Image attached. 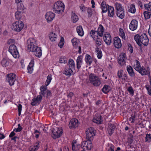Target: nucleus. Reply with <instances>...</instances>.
Masks as SVG:
<instances>
[{
	"mask_svg": "<svg viewBox=\"0 0 151 151\" xmlns=\"http://www.w3.org/2000/svg\"><path fill=\"white\" fill-rule=\"evenodd\" d=\"M68 64L69 68L71 69H74L75 67V64L74 62L73 59H70L68 61Z\"/></svg>",
	"mask_w": 151,
	"mask_h": 151,
	"instance_id": "obj_36",
	"label": "nucleus"
},
{
	"mask_svg": "<svg viewBox=\"0 0 151 151\" xmlns=\"http://www.w3.org/2000/svg\"><path fill=\"white\" fill-rule=\"evenodd\" d=\"M101 6L102 12L103 13L106 12L108 9L106 4V2L105 1H103L102 2L101 4Z\"/></svg>",
	"mask_w": 151,
	"mask_h": 151,
	"instance_id": "obj_24",
	"label": "nucleus"
},
{
	"mask_svg": "<svg viewBox=\"0 0 151 151\" xmlns=\"http://www.w3.org/2000/svg\"><path fill=\"white\" fill-rule=\"evenodd\" d=\"M91 141L87 140V143H86V150H90L93 147Z\"/></svg>",
	"mask_w": 151,
	"mask_h": 151,
	"instance_id": "obj_43",
	"label": "nucleus"
},
{
	"mask_svg": "<svg viewBox=\"0 0 151 151\" xmlns=\"http://www.w3.org/2000/svg\"><path fill=\"white\" fill-rule=\"evenodd\" d=\"M55 16V14L52 12H47L45 14V18L47 22L52 21L54 18Z\"/></svg>",
	"mask_w": 151,
	"mask_h": 151,
	"instance_id": "obj_12",
	"label": "nucleus"
},
{
	"mask_svg": "<svg viewBox=\"0 0 151 151\" xmlns=\"http://www.w3.org/2000/svg\"><path fill=\"white\" fill-rule=\"evenodd\" d=\"M72 149L73 151H77L79 150V148L80 147L79 145H75L74 144H72Z\"/></svg>",
	"mask_w": 151,
	"mask_h": 151,
	"instance_id": "obj_42",
	"label": "nucleus"
},
{
	"mask_svg": "<svg viewBox=\"0 0 151 151\" xmlns=\"http://www.w3.org/2000/svg\"><path fill=\"white\" fill-rule=\"evenodd\" d=\"M71 18L73 22H76L78 20V17L75 13H72L71 16Z\"/></svg>",
	"mask_w": 151,
	"mask_h": 151,
	"instance_id": "obj_41",
	"label": "nucleus"
},
{
	"mask_svg": "<svg viewBox=\"0 0 151 151\" xmlns=\"http://www.w3.org/2000/svg\"><path fill=\"white\" fill-rule=\"evenodd\" d=\"M32 52H34V54L37 57H40L42 55L41 48L38 46L35 48L33 50H32Z\"/></svg>",
	"mask_w": 151,
	"mask_h": 151,
	"instance_id": "obj_16",
	"label": "nucleus"
},
{
	"mask_svg": "<svg viewBox=\"0 0 151 151\" xmlns=\"http://www.w3.org/2000/svg\"><path fill=\"white\" fill-rule=\"evenodd\" d=\"M89 79L90 82L95 86H99L101 83L99 78L93 74L89 75Z\"/></svg>",
	"mask_w": 151,
	"mask_h": 151,
	"instance_id": "obj_4",
	"label": "nucleus"
},
{
	"mask_svg": "<svg viewBox=\"0 0 151 151\" xmlns=\"http://www.w3.org/2000/svg\"><path fill=\"white\" fill-rule=\"evenodd\" d=\"M134 38L137 43L139 46L142 45V44L144 46H147L148 44L149 39L145 33L140 35L139 34L136 35L134 36Z\"/></svg>",
	"mask_w": 151,
	"mask_h": 151,
	"instance_id": "obj_1",
	"label": "nucleus"
},
{
	"mask_svg": "<svg viewBox=\"0 0 151 151\" xmlns=\"http://www.w3.org/2000/svg\"><path fill=\"white\" fill-rule=\"evenodd\" d=\"M101 116L99 114L96 113L94 116L93 121L98 124H101Z\"/></svg>",
	"mask_w": 151,
	"mask_h": 151,
	"instance_id": "obj_15",
	"label": "nucleus"
},
{
	"mask_svg": "<svg viewBox=\"0 0 151 151\" xmlns=\"http://www.w3.org/2000/svg\"><path fill=\"white\" fill-rule=\"evenodd\" d=\"M9 51L14 58H17L19 57V53L17 48L14 44H12L9 47Z\"/></svg>",
	"mask_w": 151,
	"mask_h": 151,
	"instance_id": "obj_7",
	"label": "nucleus"
},
{
	"mask_svg": "<svg viewBox=\"0 0 151 151\" xmlns=\"http://www.w3.org/2000/svg\"><path fill=\"white\" fill-rule=\"evenodd\" d=\"M40 133L39 132V131L37 130H35L34 134H35V137L36 138H37L39 137V136Z\"/></svg>",
	"mask_w": 151,
	"mask_h": 151,
	"instance_id": "obj_61",
	"label": "nucleus"
},
{
	"mask_svg": "<svg viewBox=\"0 0 151 151\" xmlns=\"http://www.w3.org/2000/svg\"><path fill=\"white\" fill-rule=\"evenodd\" d=\"M76 31L79 36H83L84 35V32L81 26L80 25L77 27Z\"/></svg>",
	"mask_w": 151,
	"mask_h": 151,
	"instance_id": "obj_26",
	"label": "nucleus"
},
{
	"mask_svg": "<svg viewBox=\"0 0 151 151\" xmlns=\"http://www.w3.org/2000/svg\"><path fill=\"white\" fill-rule=\"evenodd\" d=\"M82 60V57L81 55L78 56L77 59V68L78 69V70H79V69L81 67Z\"/></svg>",
	"mask_w": 151,
	"mask_h": 151,
	"instance_id": "obj_23",
	"label": "nucleus"
},
{
	"mask_svg": "<svg viewBox=\"0 0 151 151\" xmlns=\"http://www.w3.org/2000/svg\"><path fill=\"white\" fill-rule=\"evenodd\" d=\"M123 70H119L117 73V76L119 78H121L123 76Z\"/></svg>",
	"mask_w": 151,
	"mask_h": 151,
	"instance_id": "obj_57",
	"label": "nucleus"
},
{
	"mask_svg": "<svg viewBox=\"0 0 151 151\" xmlns=\"http://www.w3.org/2000/svg\"><path fill=\"white\" fill-rule=\"evenodd\" d=\"M104 41L108 45H110L111 43V39L109 33H106L104 35L103 37Z\"/></svg>",
	"mask_w": 151,
	"mask_h": 151,
	"instance_id": "obj_11",
	"label": "nucleus"
},
{
	"mask_svg": "<svg viewBox=\"0 0 151 151\" xmlns=\"http://www.w3.org/2000/svg\"><path fill=\"white\" fill-rule=\"evenodd\" d=\"M144 15L146 19H148L150 18L151 15V12L145 11L144 12Z\"/></svg>",
	"mask_w": 151,
	"mask_h": 151,
	"instance_id": "obj_45",
	"label": "nucleus"
},
{
	"mask_svg": "<svg viewBox=\"0 0 151 151\" xmlns=\"http://www.w3.org/2000/svg\"><path fill=\"white\" fill-rule=\"evenodd\" d=\"M34 61H31L27 67L28 72L30 73H32L33 70V67L34 66Z\"/></svg>",
	"mask_w": 151,
	"mask_h": 151,
	"instance_id": "obj_29",
	"label": "nucleus"
},
{
	"mask_svg": "<svg viewBox=\"0 0 151 151\" xmlns=\"http://www.w3.org/2000/svg\"><path fill=\"white\" fill-rule=\"evenodd\" d=\"M135 5L132 4L130 5L129 9H128V12L132 13H134L136 12Z\"/></svg>",
	"mask_w": 151,
	"mask_h": 151,
	"instance_id": "obj_38",
	"label": "nucleus"
},
{
	"mask_svg": "<svg viewBox=\"0 0 151 151\" xmlns=\"http://www.w3.org/2000/svg\"><path fill=\"white\" fill-rule=\"evenodd\" d=\"M115 6L116 9V11L124 10V8L122 7V4H121L116 2L115 4Z\"/></svg>",
	"mask_w": 151,
	"mask_h": 151,
	"instance_id": "obj_37",
	"label": "nucleus"
},
{
	"mask_svg": "<svg viewBox=\"0 0 151 151\" xmlns=\"http://www.w3.org/2000/svg\"><path fill=\"white\" fill-rule=\"evenodd\" d=\"M116 14L117 16L121 19H123L124 17L125 14L124 10L116 11Z\"/></svg>",
	"mask_w": 151,
	"mask_h": 151,
	"instance_id": "obj_28",
	"label": "nucleus"
},
{
	"mask_svg": "<svg viewBox=\"0 0 151 151\" xmlns=\"http://www.w3.org/2000/svg\"><path fill=\"white\" fill-rule=\"evenodd\" d=\"M86 11L88 12V17H91L92 15V11L91 8L87 7Z\"/></svg>",
	"mask_w": 151,
	"mask_h": 151,
	"instance_id": "obj_55",
	"label": "nucleus"
},
{
	"mask_svg": "<svg viewBox=\"0 0 151 151\" xmlns=\"http://www.w3.org/2000/svg\"><path fill=\"white\" fill-rule=\"evenodd\" d=\"M130 94L133 96L134 94V91L132 86L129 87L127 89Z\"/></svg>",
	"mask_w": 151,
	"mask_h": 151,
	"instance_id": "obj_53",
	"label": "nucleus"
},
{
	"mask_svg": "<svg viewBox=\"0 0 151 151\" xmlns=\"http://www.w3.org/2000/svg\"><path fill=\"white\" fill-rule=\"evenodd\" d=\"M21 12H20L19 11H18L17 10V12L15 13V18L19 20L20 19L21 16Z\"/></svg>",
	"mask_w": 151,
	"mask_h": 151,
	"instance_id": "obj_46",
	"label": "nucleus"
},
{
	"mask_svg": "<svg viewBox=\"0 0 151 151\" xmlns=\"http://www.w3.org/2000/svg\"><path fill=\"white\" fill-rule=\"evenodd\" d=\"M86 138L88 141H92L96 135V131L92 127L87 128L86 130Z\"/></svg>",
	"mask_w": 151,
	"mask_h": 151,
	"instance_id": "obj_3",
	"label": "nucleus"
},
{
	"mask_svg": "<svg viewBox=\"0 0 151 151\" xmlns=\"http://www.w3.org/2000/svg\"><path fill=\"white\" fill-rule=\"evenodd\" d=\"M85 60L86 63L89 65H90L92 63V60L91 57L88 54L86 55Z\"/></svg>",
	"mask_w": 151,
	"mask_h": 151,
	"instance_id": "obj_30",
	"label": "nucleus"
},
{
	"mask_svg": "<svg viewBox=\"0 0 151 151\" xmlns=\"http://www.w3.org/2000/svg\"><path fill=\"white\" fill-rule=\"evenodd\" d=\"M127 70L129 75L131 77L135 78L136 77L133 69L131 66L127 65Z\"/></svg>",
	"mask_w": 151,
	"mask_h": 151,
	"instance_id": "obj_19",
	"label": "nucleus"
},
{
	"mask_svg": "<svg viewBox=\"0 0 151 151\" xmlns=\"http://www.w3.org/2000/svg\"><path fill=\"white\" fill-rule=\"evenodd\" d=\"M95 40L96 44L97 46H99L101 45L102 40L100 39L97 37L95 39Z\"/></svg>",
	"mask_w": 151,
	"mask_h": 151,
	"instance_id": "obj_49",
	"label": "nucleus"
},
{
	"mask_svg": "<svg viewBox=\"0 0 151 151\" xmlns=\"http://www.w3.org/2000/svg\"><path fill=\"white\" fill-rule=\"evenodd\" d=\"M17 10L21 12L22 13L24 12V10L25 9L24 6L22 3L18 4L17 6Z\"/></svg>",
	"mask_w": 151,
	"mask_h": 151,
	"instance_id": "obj_32",
	"label": "nucleus"
},
{
	"mask_svg": "<svg viewBox=\"0 0 151 151\" xmlns=\"http://www.w3.org/2000/svg\"><path fill=\"white\" fill-rule=\"evenodd\" d=\"M42 99V96L40 95H38L36 98H34L32 99L31 104L32 106H36L37 104L41 101Z\"/></svg>",
	"mask_w": 151,
	"mask_h": 151,
	"instance_id": "obj_17",
	"label": "nucleus"
},
{
	"mask_svg": "<svg viewBox=\"0 0 151 151\" xmlns=\"http://www.w3.org/2000/svg\"><path fill=\"white\" fill-rule=\"evenodd\" d=\"M95 50L97 52V57L99 59H101L102 56V53L100 49L98 47L96 48Z\"/></svg>",
	"mask_w": 151,
	"mask_h": 151,
	"instance_id": "obj_39",
	"label": "nucleus"
},
{
	"mask_svg": "<svg viewBox=\"0 0 151 151\" xmlns=\"http://www.w3.org/2000/svg\"><path fill=\"white\" fill-rule=\"evenodd\" d=\"M87 143V141H83L81 143V146L83 147V150L86 149V143Z\"/></svg>",
	"mask_w": 151,
	"mask_h": 151,
	"instance_id": "obj_58",
	"label": "nucleus"
},
{
	"mask_svg": "<svg viewBox=\"0 0 151 151\" xmlns=\"http://www.w3.org/2000/svg\"><path fill=\"white\" fill-rule=\"evenodd\" d=\"M137 21L136 20L133 19L129 24V29L132 31L135 30L137 27Z\"/></svg>",
	"mask_w": 151,
	"mask_h": 151,
	"instance_id": "obj_13",
	"label": "nucleus"
},
{
	"mask_svg": "<svg viewBox=\"0 0 151 151\" xmlns=\"http://www.w3.org/2000/svg\"><path fill=\"white\" fill-rule=\"evenodd\" d=\"M24 24L21 21H16L12 25V29L14 31L19 32L23 28Z\"/></svg>",
	"mask_w": 151,
	"mask_h": 151,
	"instance_id": "obj_6",
	"label": "nucleus"
},
{
	"mask_svg": "<svg viewBox=\"0 0 151 151\" xmlns=\"http://www.w3.org/2000/svg\"><path fill=\"white\" fill-rule=\"evenodd\" d=\"M16 79V75L14 73H10L7 75L6 80L10 86H12L14 84Z\"/></svg>",
	"mask_w": 151,
	"mask_h": 151,
	"instance_id": "obj_8",
	"label": "nucleus"
},
{
	"mask_svg": "<svg viewBox=\"0 0 151 151\" xmlns=\"http://www.w3.org/2000/svg\"><path fill=\"white\" fill-rule=\"evenodd\" d=\"M64 73L68 76H70L73 73V71L72 69L69 68L66 69L64 72Z\"/></svg>",
	"mask_w": 151,
	"mask_h": 151,
	"instance_id": "obj_33",
	"label": "nucleus"
},
{
	"mask_svg": "<svg viewBox=\"0 0 151 151\" xmlns=\"http://www.w3.org/2000/svg\"><path fill=\"white\" fill-rule=\"evenodd\" d=\"M37 46L36 40L34 38H30L27 41V47L30 51H32L35 47Z\"/></svg>",
	"mask_w": 151,
	"mask_h": 151,
	"instance_id": "obj_5",
	"label": "nucleus"
},
{
	"mask_svg": "<svg viewBox=\"0 0 151 151\" xmlns=\"http://www.w3.org/2000/svg\"><path fill=\"white\" fill-rule=\"evenodd\" d=\"M108 16L112 17L114 14V9L113 7L111 6H109L108 5Z\"/></svg>",
	"mask_w": 151,
	"mask_h": 151,
	"instance_id": "obj_22",
	"label": "nucleus"
},
{
	"mask_svg": "<svg viewBox=\"0 0 151 151\" xmlns=\"http://www.w3.org/2000/svg\"><path fill=\"white\" fill-rule=\"evenodd\" d=\"M124 81H126L128 77L127 76V75L125 73H124L123 74V76L121 78Z\"/></svg>",
	"mask_w": 151,
	"mask_h": 151,
	"instance_id": "obj_62",
	"label": "nucleus"
},
{
	"mask_svg": "<svg viewBox=\"0 0 151 151\" xmlns=\"http://www.w3.org/2000/svg\"><path fill=\"white\" fill-rule=\"evenodd\" d=\"M80 9L82 12L86 11L87 7H85L84 5H82L80 6Z\"/></svg>",
	"mask_w": 151,
	"mask_h": 151,
	"instance_id": "obj_63",
	"label": "nucleus"
},
{
	"mask_svg": "<svg viewBox=\"0 0 151 151\" xmlns=\"http://www.w3.org/2000/svg\"><path fill=\"white\" fill-rule=\"evenodd\" d=\"M145 142H151V134H147L145 137Z\"/></svg>",
	"mask_w": 151,
	"mask_h": 151,
	"instance_id": "obj_51",
	"label": "nucleus"
},
{
	"mask_svg": "<svg viewBox=\"0 0 151 151\" xmlns=\"http://www.w3.org/2000/svg\"><path fill=\"white\" fill-rule=\"evenodd\" d=\"M78 40L76 38H74L72 40L71 42L74 46H75V47H76V46L78 45V43L77 42Z\"/></svg>",
	"mask_w": 151,
	"mask_h": 151,
	"instance_id": "obj_54",
	"label": "nucleus"
},
{
	"mask_svg": "<svg viewBox=\"0 0 151 151\" xmlns=\"http://www.w3.org/2000/svg\"><path fill=\"white\" fill-rule=\"evenodd\" d=\"M144 7L146 10L151 11V2H150L148 4H145Z\"/></svg>",
	"mask_w": 151,
	"mask_h": 151,
	"instance_id": "obj_47",
	"label": "nucleus"
},
{
	"mask_svg": "<svg viewBox=\"0 0 151 151\" xmlns=\"http://www.w3.org/2000/svg\"><path fill=\"white\" fill-rule=\"evenodd\" d=\"M119 35L123 39L125 40V33L123 29L121 28L119 29Z\"/></svg>",
	"mask_w": 151,
	"mask_h": 151,
	"instance_id": "obj_44",
	"label": "nucleus"
},
{
	"mask_svg": "<svg viewBox=\"0 0 151 151\" xmlns=\"http://www.w3.org/2000/svg\"><path fill=\"white\" fill-rule=\"evenodd\" d=\"M46 86H40V91L39 93V95L42 96V95L44 96L45 94L46 93L47 89V87Z\"/></svg>",
	"mask_w": 151,
	"mask_h": 151,
	"instance_id": "obj_21",
	"label": "nucleus"
},
{
	"mask_svg": "<svg viewBox=\"0 0 151 151\" xmlns=\"http://www.w3.org/2000/svg\"><path fill=\"white\" fill-rule=\"evenodd\" d=\"M51 75H49L47 77V79L46 80L47 84H46V86H48L52 80Z\"/></svg>",
	"mask_w": 151,
	"mask_h": 151,
	"instance_id": "obj_52",
	"label": "nucleus"
},
{
	"mask_svg": "<svg viewBox=\"0 0 151 151\" xmlns=\"http://www.w3.org/2000/svg\"><path fill=\"white\" fill-rule=\"evenodd\" d=\"M126 59V54L124 53L121 54L118 58V63L122 66L124 65L125 64Z\"/></svg>",
	"mask_w": 151,
	"mask_h": 151,
	"instance_id": "obj_10",
	"label": "nucleus"
},
{
	"mask_svg": "<svg viewBox=\"0 0 151 151\" xmlns=\"http://www.w3.org/2000/svg\"><path fill=\"white\" fill-rule=\"evenodd\" d=\"M90 34L92 37L93 38L94 40H95V39L96 38L98 37V34L97 31L92 30L90 32Z\"/></svg>",
	"mask_w": 151,
	"mask_h": 151,
	"instance_id": "obj_35",
	"label": "nucleus"
},
{
	"mask_svg": "<svg viewBox=\"0 0 151 151\" xmlns=\"http://www.w3.org/2000/svg\"><path fill=\"white\" fill-rule=\"evenodd\" d=\"M67 62V60L64 57H61L60 58L59 63H65Z\"/></svg>",
	"mask_w": 151,
	"mask_h": 151,
	"instance_id": "obj_50",
	"label": "nucleus"
},
{
	"mask_svg": "<svg viewBox=\"0 0 151 151\" xmlns=\"http://www.w3.org/2000/svg\"><path fill=\"white\" fill-rule=\"evenodd\" d=\"M114 47L118 49L120 48L122 46L120 39L118 37H115L114 38Z\"/></svg>",
	"mask_w": 151,
	"mask_h": 151,
	"instance_id": "obj_14",
	"label": "nucleus"
},
{
	"mask_svg": "<svg viewBox=\"0 0 151 151\" xmlns=\"http://www.w3.org/2000/svg\"><path fill=\"white\" fill-rule=\"evenodd\" d=\"M65 5L61 1H57L55 2L53 7V11L55 13L59 14L63 12Z\"/></svg>",
	"mask_w": 151,
	"mask_h": 151,
	"instance_id": "obj_2",
	"label": "nucleus"
},
{
	"mask_svg": "<svg viewBox=\"0 0 151 151\" xmlns=\"http://www.w3.org/2000/svg\"><path fill=\"white\" fill-rule=\"evenodd\" d=\"M146 88L148 91V94L151 96V87L147 85L146 86Z\"/></svg>",
	"mask_w": 151,
	"mask_h": 151,
	"instance_id": "obj_59",
	"label": "nucleus"
},
{
	"mask_svg": "<svg viewBox=\"0 0 151 151\" xmlns=\"http://www.w3.org/2000/svg\"><path fill=\"white\" fill-rule=\"evenodd\" d=\"M111 90V88L109 86L107 85H105L104 86L102 89V91L104 93L106 94L109 92Z\"/></svg>",
	"mask_w": 151,
	"mask_h": 151,
	"instance_id": "obj_31",
	"label": "nucleus"
},
{
	"mask_svg": "<svg viewBox=\"0 0 151 151\" xmlns=\"http://www.w3.org/2000/svg\"><path fill=\"white\" fill-rule=\"evenodd\" d=\"M18 128H17L16 129V128H15L14 130V131L15 130L16 132H20L22 130V127L21 126V125L20 124H18Z\"/></svg>",
	"mask_w": 151,
	"mask_h": 151,
	"instance_id": "obj_56",
	"label": "nucleus"
},
{
	"mask_svg": "<svg viewBox=\"0 0 151 151\" xmlns=\"http://www.w3.org/2000/svg\"><path fill=\"white\" fill-rule=\"evenodd\" d=\"M74 96V93L72 92H70L67 95V97L68 98H70V99H71L72 97Z\"/></svg>",
	"mask_w": 151,
	"mask_h": 151,
	"instance_id": "obj_60",
	"label": "nucleus"
},
{
	"mask_svg": "<svg viewBox=\"0 0 151 151\" xmlns=\"http://www.w3.org/2000/svg\"><path fill=\"white\" fill-rule=\"evenodd\" d=\"M78 125V120L75 118L71 119L69 122V126L70 129H74L77 127Z\"/></svg>",
	"mask_w": 151,
	"mask_h": 151,
	"instance_id": "obj_9",
	"label": "nucleus"
},
{
	"mask_svg": "<svg viewBox=\"0 0 151 151\" xmlns=\"http://www.w3.org/2000/svg\"><path fill=\"white\" fill-rule=\"evenodd\" d=\"M62 134V132L60 130H58L56 131L54 130L53 131V137L54 139H55L58 138L61 136Z\"/></svg>",
	"mask_w": 151,
	"mask_h": 151,
	"instance_id": "obj_27",
	"label": "nucleus"
},
{
	"mask_svg": "<svg viewBox=\"0 0 151 151\" xmlns=\"http://www.w3.org/2000/svg\"><path fill=\"white\" fill-rule=\"evenodd\" d=\"M64 44V40L63 37H61L60 42L58 44V46L60 47V48H62Z\"/></svg>",
	"mask_w": 151,
	"mask_h": 151,
	"instance_id": "obj_48",
	"label": "nucleus"
},
{
	"mask_svg": "<svg viewBox=\"0 0 151 151\" xmlns=\"http://www.w3.org/2000/svg\"><path fill=\"white\" fill-rule=\"evenodd\" d=\"M136 64L135 65L134 67V69L137 71L139 70L141 68V67L140 65V63L139 61L136 60Z\"/></svg>",
	"mask_w": 151,
	"mask_h": 151,
	"instance_id": "obj_40",
	"label": "nucleus"
},
{
	"mask_svg": "<svg viewBox=\"0 0 151 151\" xmlns=\"http://www.w3.org/2000/svg\"><path fill=\"white\" fill-rule=\"evenodd\" d=\"M139 73L141 74L142 76L146 75L148 74H150V72L148 71H147L143 66L141 67L139 70L138 71Z\"/></svg>",
	"mask_w": 151,
	"mask_h": 151,
	"instance_id": "obj_20",
	"label": "nucleus"
},
{
	"mask_svg": "<svg viewBox=\"0 0 151 151\" xmlns=\"http://www.w3.org/2000/svg\"><path fill=\"white\" fill-rule=\"evenodd\" d=\"M57 36L55 33L51 32L49 35V39L51 41H55L57 39Z\"/></svg>",
	"mask_w": 151,
	"mask_h": 151,
	"instance_id": "obj_34",
	"label": "nucleus"
},
{
	"mask_svg": "<svg viewBox=\"0 0 151 151\" xmlns=\"http://www.w3.org/2000/svg\"><path fill=\"white\" fill-rule=\"evenodd\" d=\"M109 148L108 150V151H114V146L111 144L109 145Z\"/></svg>",
	"mask_w": 151,
	"mask_h": 151,
	"instance_id": "obj_64",
	"label": "nucleus"
},
{
	"mask_svg": "<svg viewBox=\"0 0 151 151\" xmlns=\"http://www.w3.org/2000/svg\"><path fill=\"white\" fill-rule=\"evenodd\" d=\"M98 35L100 37H102L104 32V27L101 24H100L97 31Z\"/></svg>",
	"mask_w": 151,
	"mask_h": 151,
	"instance_id": "obj_25",
	"label": "nucleus"
},
{
	"mask_svg": "<svg viewBox=\"0 0 151 151\" xmlns=\"http://www.w3.org/2000/svg\"><path fill=\"white\" fill-rule=\"evenodd\" d=\"M11 62L9 60L4 58L1 61V64L3 67L9 68L11 65Z\"/></svg>",
	"mask_w": 151,
	"mask_h": 151,
	"instance_id": "obj_18",
	"label": "nucleus"
}]
</instances>
